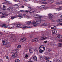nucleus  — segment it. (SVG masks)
I'll list each match as a JSON object with an SVG mask.
<instances>
[{
  "instance_id": "54",
  "label": "nucleus",
  "mask_w": 62,
  "mask_h": 62,
  "mask_svg": "<svg viewBox=\"0 0 62 62\" xmlns=\"http://www.w3.org/2000/svg\"><path fill=\"white\" fill-rule=\"evenodd\" d=\"M12 28H14V27H9V28L10 29Z\"/></svg>"
},
{
  "instance_id": "10",
  "label": "nucleus",
  "mask_w": 62,
  "mask_h": 62,
  "mask_svg": "<svg viewBox=\"0 0 62 62\" xmlns=\"http://www.w3.org/2000/svg\"><path fill=\"white\" fill-rule=\"evenodd\" d=\"M55 9L57 10V11L59 10H62V7H60L59 8H56Z\"/></svg>"
},
{
  "instance_id": "3",
  "label": "nucleus",
  "mask_w": 62,
  "mask_h": 62,
  "mask_svg": "<svg viewBox=\"0 0 62 62\" xmlns=\"http://www.w3.org/2000/svg\"><path fill=\"white\" fill-rule=\"evenodd\" d=\"M39 21H36V23H37V24H39L40 23H41V22L40 21H42V16H40L39 17Z\"/></svg>"
},
{
  "instance_id": "45",
  "label": "nucleus",
  "mask_w": 62,
  "mask_h": 62,
  "mask_svg": "<svg viewBox=\"0 0 62 62\" xmlns=\"http://www.w3.org/2000/svg\"><path fill=\"white\" fill-rule=\"evenodd\" d=\"M2 10H4V11H5V10H6V9L3 8L2 9Z\"/></svg>"
},
{
  "instance_id": "37",
  "label": "nucleus",
  "mask_w": 62,
  "mask_h": 62,
  "mask_svg": "<svg viewBox=\"0 0 62 62\" xmlns=\"http://www.w3.org/2000/svg\"><path fill=\"white\" fill-rule=\"evenodd\" d=\"M28 55L26 54V55L25 56V57H26V58H27L28 57Z\"/></svg>"
},
{
  "instance_id": "24",
  "label": "nucleus",
  "mask_w": 62,
  "mask_h": 62,
  "mask_svg": "<svg viewBox=\"0 0 62 62\" xmlns=\"http://www.w3.org/2000/svg\"><path fill=\"white\" fill-rule=\"evenodd\" d=\"M27 24H31L32 23H31V22L30 21H28L27 22Z\"/></svg>"
},
{
  "instance_id": "14",
  "label": "nucleus",
  "mask_w": 62,
  "mask_h": 62,
  "mask_svg": "<svg viewBox=\"0 0 62 62\" xmlns=\"http://www.w3.org/2000/svg\"><path fill=\"white\" fill-rule=\"evenodd\" d=\"M33 59L34 61H36L37 60V58L35 56H33Z\"/></svg>"
},
{
  "instance_id": "49",
  "label": "nucleus",
  "mask_w": 62,
  "mask_h": 62,
  "mask_svg": "<svg viewBox=\"0 0 62 62\" xmlns=\"http://www.w3.org/2000/svg\"><path fill=\"white\" fill-rule=\"evenodd\" d=\"M44 43H46L47 42V41H44Z\"/></svg>"
},
{
  "instance_id": "59",
  "label": "nucleus",
  "mask_w": 62,
  "mask_h": 62,
  "mask_svg": "<svg viewBox=\"0 0 62 62\" xmlns=\"http://www.w3.org/2000/svg\"><path fill=\"white\" fill-rule=\"evenodd\" d=\"M25 12H27V13H28V12H29V11H25Z\"/></svg>"
},
{
  "instance_id": "40",
  "label": "nucleus",
  "mask_w": 62,
  "mask_h": 62,
  "mask_svg": "<svg viewBox=\"0 0 62 62\" xmlns=\"http://www.w3.org/2000/svg\"><path fill=\"white\" fill-rule=\"evenodd\" d=\"M5 17H6L5 16H3L1 17V18H5Z\"/></svg>"
},
{
  "instance_id": "2",
  "label": "nucleus",
  "mask_w": 62,
  "mask_h": 62,
  "mask_svg": "<svg viewBox=\"0 0 62 62\" xmlns=\"http://www.w3.org/2000/svg\"><path fill=\"white\" fill-rule=\"evenodd\" d=\"M17 56H18V55H17V53L16 52L13 53V55L11 57V58L12 59H15V58H16Z\"/></svg>"
},
{
  "instance_id": "55",
  "label": "nucleus",
  "mask_w": 62,
  "mask_h": 62,
  "mask_svg": "<svg viewBox=\"0 0 62 62\" xmlns=\"http://www.w3.org/2000/svg\"><path fill=\"white\" fill-rule=\"evenodd\" d=\"M44 9H47V8L46 7H44Z\"/></svg>"
},
{
  "instance_id": "16",
  "label": "nucleus",
  "mask_w": 62,
  "mask_h": 62,
  "mask_svg": "<svg viewBox=\"0 0 62 62\" xmlns=\"http://www.w3.org/2000/svg\"><path fill=\"white\" fill-rule=\"evenodd\" d=\"M48 2L49 3L51 4V3H53V2H54V0H48Z\"/></svg>"
},
{
  "instance_id": "8",
  "label": "nucleus",
  "mask_w": 62,
  "mask_h": 62,
  "mask_svg": "<svg viewBox=\"0 0 62 62\" xmlns=\"http://www.w3.org/2000/svg\"><path fill=\"white\" fill-rule=\"evenodd\" d=\"M47 39V37L46 36H45L44 37H42L41 38V40H45L46 39Z\"/></svg>"
},
{
  "instance_id": "6",
  "label": "nucleus",
  "mask_w": 62,
  "mask_h": 62,
  "mask_svg": "<svg viewBox=\"0 0 62 62\" xmlns=\"http://www.w3.org/2000/svg\"><path fill=\"white\" fill-rule=\"evenodd\" d=\"M38 40V39L37 38H36L32 39V41L33 42H37Z\"/></svg>"
},
{
  "instance_id": "4",
  "label": "nucleus",
  "mask_w": 62,
  "mask_h": 62,
  "mask_svg": "<svg viewBox=\"0 0 62 62\" xmlns=\"http://www.w3.org/2000/svg\"><path fill=\"white\" fill-rule=\"evenodd\" d=\"M55 30H52V32L53 35L56 36L57 34V31H55Z\"/></svg>"
},
{
  "instance_id": "11",
  "label": "nucleus",
  "mask_w": 62,
  "mask_h": 62,
  "mask_svg": "<svg viewBox=\"0 0 62 62\" xmlns=\"http://www.w3.org/2000/svg\"><path fill=\"white\" fill-rule=\"evenodd\" d=\"M48 16L49 17V19H52V17L53 16V15L51 13H49L48 14Z\"/></svg>"
},
{
  "instance_id": "32",
  "label": "nucleus",
  "mask_w": 62,
  "mask_h": 62,
  "mask_svg": "<svg viewBox=\"0 0 62 62\" xmlns=\"http://www.w3.org/2000/svg\"><path fill=\"white\" fill-rule=\"evenodd\" d=\"M45 7H46V6L45 5H42V8H45Z\"/></svg>"
},
{
  "instance_id": "63",
  "label": "nucleus",
  "mask_w": 62,
  "mask_h": 62,
  "mask_svg": "<svg viewBox=\"0 0 62 62\" xmlns=\"http://www.w3.org/2000/svg\"><path fill=\"white\" fill-rule=\"evenodd\" d=\"M59 25H62V23H59Z\"/></svg>"
},
{
  "instance_id": "27",
  "label": "nucleus",
  "mask_w": 62,
  "mask_h": 62,
  "mask_svg": "<svg viewBox=\"0 0 62 62\" xmlns=\"http://www.w3.org/2000/svg\"><path fill=\"white\" fill-rule=\"evenodd\" d=\"M7 26V25L5 24H3L2 25V27H5V28H6V26Z\"/></svg>"
},
{
  "instance_id": "46",
  "label": "nucleus",
  "mask_w": 62,
  "mask_h": 62,
  "mask_svg": "<svg viewBox=\"0 0 62 62\" xmlns=\"http://www.w3.org/2000/svg\"><path fill=\"white\" fill-rule=\"evenodd\" d=\"M28 62H33L32 61H31V60H29V61Z\"/></svg>"
},
{
  "instance_id": "33",
  "label": "nucleus",
  "mask_w": 62,
  "mask_h": 62,
  "mask_svg": "<svg viewBox=\"0 0 62 62\" xmlns=\"http://www.w3.org/2000/svg\"><path fill=\"white\" fill-rule=\"evenodd\" d=\"M6 47H10V45L9 44H8L6 46Z\"/></svg>"
},
{
  "instance_id": "23",
  "label": "nucleus",
  "mask_w": 62,
  "mask_h": 62,
  "mask_svg": "<svg viewBox=\"0 0 62 62\" xmlns=\"http://www.w3.org/2000/svg\"><path fill=\"white\" fill-rule=\"evenodd\" d=\"M62 21V20L61 19H60L58 21H57V23H61Z\"/></svg>"
},
{
  "instance_id": "39",
  "label": "nucleus",
  "mask_w": 62,
  "mask_h": 62,
  "mask_svg": "<svg viewBox=\"0 0 62 62\" xmlns=\"http://www.w3.org/2000/svg\"><path fill=\"white\" fill-rule=\"evenodd\" d=\"M43 46H40V47H39V49H41V48H42V47Z\"/></svg>"
},
{
  "instance_id": "48",
  "label": "nucleus",
  "mask_w": 62,
  "mask_h": 62,
  "mask_svg": "<svg viewBox=\"0 0 62 62\" xmlns=\"http://www.w3.org/2000/svg\"><path fill=\"white\" fill-rule=\"evenodd\" d=\"M23 16H27V15H26L25 14H24V15H23Z\"/></svg>"
},
{
  "instance_id": "52",
  "label": "nucleus",
  "mask_w": 62,
  "mask_h": 62,
  "mask_svg": "<svg viewBox=\"0 0 62 62\" xmlns=\"http://www.w3.org/2000/svg\"><path fill=\"white\" fill-rule=\"evenodd\" d=\"M44 4L46 5V4H47V2H44L43 3Z\"/></svg>"
},
{
  "instance_id": "47",
  "label": "nucleus",
  "mask_w": 62,
  "mask_h": 62,
  "mask_svg": "<svg viewBox=\"0 0 62 62\" xmlns=\"http://www.w3.org/2000/svg\"><path fill=\"white\" fill-rule=\"evenodd\" d=\"M27 19H30V17L28 16H27Z\"/></svg>"
},
{
  "instance_id": "53",
  "label": "nucleus",
  "mask_w": 62,
  "mask_h": 62,
  "mask_svg": "<svg viewBox=\"0 0 62 62\" xmlns=\"http://www.w3.org/2000/svg\"><path fill=\"white\" fill-rule=\"evenodd\" d=\"M28 8H29L30 9L29 10H31V8L30 7H29Z\"/></svg>"
},
{
  "instance_id": "61",
  "label": "nucleus",
  "mask_w": 62,
  "mask_h": 62,
  "mask_svg": "<svg viewBox=\"0 0 62 62\" xmlns=\"http://www.w3.org/2000/svg\"><path fill=\"white\" fill-rule=\"evenodd\" d=\"M21 7L22 8H24V6H21Z\"/></svg>"
},
{
  "instance_id": "34",
  "label": "nucleus",
  "mask_w": 62,
  "mask_h": 62,
  "mask_svg": "<svg viewBox=\"0 0 62 62\" xmlns=\"http://www.w3.org/2000/svg\"><path fill=\"white\" fill-rule=\"evenodd\" d=\"M17 48H20L21 47V45H18V46H17Z\"/></svg>"
},
{
  "instance_id": "50",
  "label": "nucleus",
  "mask_w": 62,
  "mask_h": 62,
  "mask_svg": "<svg viewBox=\"0 0 62 62\" xmlns=\"http://www.w3.org/2000/svg\"><path fill=\"white\" fill-rule=\"evenodd\" d=\"M8 14H5V16H8Z\"/></svg>"
},
{
  "instance_id": "13",
  "label": "nucleus",
  "mask_w": 62,
  "mask_h": 62,
  "mask_svg": "<svg viewBox=\"0 0 62 62\" xmlns=\"http://www.w3.org/2000/svg\"><path fill=\"white\" fill-rule=\"evenodd\" d=\"M26 40V38H22L21 39V41H25Z\"/></svg>"
},
{
  "instance_id": "30",
  "label": "nucleus",
  "mask_w": 62,
  "mask_h": 62,
  "mask_svg": "<svg viewBox=\"0 0 62 62\" xmlns=\"http://www.w3.org/2000/svg\"><path fill=\"white\" fill-rule=\"evenodd\" d=\"M5 57L8 60H9V57L8 56L5 55Z\"/></svg>"
},
{
  "instance_id": "42",
  "label": "nucleus",
  "mask_w": 62,
  "mask_h": 62,
  "mask_svg": "<svg viewBox=\"0 0 62 62\" xmlns=\"http://www.w3.org/2000/svg\"><path fill=\"white\" fill-rule=\"evenodd\" d=\"M3 35V33H0V37H1V36Z\"/></svg>"
},
{
  "instance_id": "44",
  "label": "nucleus",
  "mask_w": 62,
  "mask_h": 62,
  "mask_svg": "<svg viewBox=\"0 0 62 62\" xmlns=\"http://www.w3.org/2000/svg\"><path fill=\"white\" fill-rule=\"evenodd\" d=\"M39 9H41V8H42V6L39 7Z\"/></svg>"
},
{
  "instance_id": "15",
  "label": "nucleus",
  "mask_w": 62,
  "mask_h": 62,
  "mask_svg": "<svg viewBox=\"0 0 62 62\" xmlns=\"http://www.w3.org/2000/svg\"><path fill=\"white\" fill-rule=\"evenodd\" d=\"M21 27V28H31V26H29V27H27V26H26L23 27Z\"/></svg>"
},
{
  "instance_id": "57",
  "label": "nucleus",
  "mask_w": 62,
  "mask_h": 62,
  "mask_svg": "<svg viewBox=\"0 0 62 62\" xmlns=\"http://www.w3.org/2000/svg\"><path fill=\"white\" fill-rule=\"evenodd\" d=\"M13 41H15L16 40V39H14L13 40Z\"/></svg>"
},
{
  "instance_id": "1",
  "label": "nucleus",
  "mask_w": 62,
  "mask_h": 62,
  "mask_svg": "<svg viewBox=\"0 0 62 62\" xmlns=\"http://www.w3.org/2000/svg\"><path fill=\"white\" fill-rule=\"evenodd\" d=\"M2 42L3 43L2 44L3 45H7L8 43V41L7 39H5L4 40H2Z\"/></svg>"
},
{
  "instance_id": "60",
  "label": "nucleus",
  "mask_w": 62,
  "mask_h": 62,
  "mask_svg": "<svg viewBox=\"0 0 62 62\" xmlns=\"http://www.w3.org/2000/svg\"><path fill=\"white\" fill-rule=\"evenodd\" d=\"M54 27V29H55V28H56V27L55 26H54L53 27Z\"/></svg>"
},
{
  "instance_id": "29",
  "label": "nucleus",
  "mask_w": 62,
  "mask_h": 62,
  "mask_svg": "<svg viewBox=\"0 0 62 62\" xmlns=\"http://www.w3.org/2000/svg\"><path fill=\"white\" fill-rule=\"evenodd\" d=\"M60 4V2H56V5L58 6V5H59V4Z\"/></svg>"
},
{
  "instance_id": "25",
  "label": "nucleus",
  "mask_w": 62,
  "mask_h": 62,
  "mask_svg": "<svg viewBox=\"0 0 62 62\" xmlns=\"http://www.w3.org/2000/svg\"><path fill=\"white\" fill-rule=\"evenodd\" d=\"M15 62H20V60L18 59H16L15 60Z\"/></svg>"
},
{
  "instance_id": "21",
  "label": "nucleus",
  "mask_w": 62,
  "mask_h": 62,
  "mask_svg": "<svg viewBox=\"0 0 62 62\" xmlns=\"http://www.w3.org/2000/svg\"><path fill=\"white\" fill-rule=\"evenodd\" d=\"M44 51V50H41V49H39V52L40 53H43V52Z\"/></svg>"
},
{
  "instance_id": "12",
  "label": "nucleus",
  "mask_w": 62,
  "mask_h": 62,
  "mask_svg": "<svg viewBox=\"0 0 62 62\" xmlns=\"http://www.w3.org/2000/svg\"><path fill=\"white\" fill-rule=\"evenodd\" d=\"M14 8L13 7H10L9 8L7 9V10H12V9Z\"/></svg>"
},
{
  "instance_id": "17",
  "label": "nucleus",
  "mask_w": 62,
  "mask_h": 62,
  "mask_svg": "<svg viewBox=\"0 0 62 62\" xmlns=\"http://www.w3.org/2000/svg\"><path fill=\"white\" fill-rule=\"evenodd\" d=\"M33 24V25L34 26H37V23H36V22H34L32 23Z\"/></svg>"
},
{
  "instance_id": "64",
  "label": "nucleus",
  "mask_w": 62,
  "mask_h": 62,
  "mask_svg": "<svg viewBox=\"0 0 62 62\" xmlns=\"http://www.w3.org/2000/svg\"><path fill=\"white\" fill-rule=\"evenodd\" d=\"M46 62H50L49 60H47L46 61Z\"/></svg>"
},
{
  "instance_id": "38",
  "label": "nucleus",
  "mask_w": 62,
  "mask_h": 62,
  "mask_svg": "<svg viewBox=\"0 0 62 62\" xmlns=\"http://www.w3.org/2000/svg\"><path fill=\"white\" fill-rule=\"evenodd\" d=\"M6 14L4 13H2V15L3 16H5V15Z\"/></svg>"
},
{
  "instance_id": "18",
  "label": "nucleus",
  "mask_w": 62,
  "mask_h": 62,
  "mask_svg": "<svg viewBox=\"0 0 62 62\" xmlns=\"http://www.w3.org/2000/svg\"><path fill=\"white\" fill-rule=\"evenodd\" d=\"M48 25V23H43V24H42V25H41L42 26H46L47 25Z\"/></svg>"
},
{
  "instance_id": "36",
  "label": "nucleus",
  "mask_w": 62,
  "mask_h": 62,
  "mask_svg": "<svg viewBox=\"0 0 62 62\" xmlns=\"http://www.w3.org/2000/svg\"><path fill=\"white\" fill-rule=\"evenodd\" d=\"M34 18H38V16L37 15H35L34 16Z\"/></svg>"
},
{
  "instance_id": "56",
  "label": "nucleus",
  "mask_w": 62,
  "mask_h": 62,
  "mask_svg": "<svg viewBox=\"0 0 62 62\" xmlns=\"http://www.w3.org/2000/svg\"><path fill=\"white\" fill-rule=\"evenodd\" d=\"M14 6H18V7H19L20 6V5H17V4H15L14 5Z\"/></svg>"
},
{
  "instance_id": "35",
  "label": "nucleus",
  "mask_w": 62,
  "mask_h": 62,
  "mask_svg": "<svg viewBox=\"0 0 62 62\" xmlns=\"http://www.w3.org/2000/svg\"><path fill=\"white\" fill-rule=\"evenodd\" d=\"M6 3H7L8 4H11V3L9 2V1H6Z\"/></svg>"
},
{
  "instance_id": "26",
  "label": "nucleus",
  "mask_w": 62,
  "mask_h": 62,
  "mask_svg": "<svg viewBox=\"0 0 62 62\" xmlns=\"http://www.w3.org/2000/svg\"><path fill=\"white\" fill-rule=\"evenodd\" d=\"M45 60H48L50 59V57H47L45 58Z\"/></svg>"
},
{
  "instance_id": "31",
  "label": "nucleus",
  "mask_w": 62,
  "mask_h": 62,
  "mask_svg": "<svg viewBox=\"0 0 62 62\" xmlns=\"http://www.w3.org/2000/svg\"><path fill=\"white\" fill-rule=\"evenodd\" d=\"M52 39L53 40H56V39L55 37H53L52 38Z\"/></svg>"
},
{
  "instance_id": "20",
  "label": "nucleus",
  "mask_w": 62,
  "mask_h": 62,
  "mask_svg": "<svg viewBox=\"0 0 62 62\" xmlns=\"http://www.w3.org/2000/svg\"><path fill=\"white\" fill-rule=\"evenodd\" d=\"M14 17H12L11 18V19L12 20H13L14 19H15V18H17V16H14Z\"/></svg>"
},
{
  "instance_id": "22",
  "label": "nucleus",
  "mask_w": 62,
  "mask_h": 62,
  "mask_svg": "<svg viewBox=\"0 0 62 62\" xmlns=\"http://www.w3.org/2000/svg\"><path fill=\"white\" fill-rule=\"evenodd\" d=\"M58 46L59 47H61L62 46V43H59L58 44Z\"/></svg>"
},
{
  "instance_id": "28",
  "label": "nucleus",
  "mask_w": 62,
  "mask_h": 62,
  "mask_svg": "<svg viewBox=\"0 0 62 62\" xmlns=\"http://www.w3.org/2000/svg\"><path fill=\"white\" fill-rule=\"evenodd\" d=\"M30 10V11H29V12L30 13L33 12H34V10H33V9Z\"/></svg>"
},
{
  "instance_id": "43",
  "label": "nucleus",
  "mask_w": 62,
  "mask_h": 62,
  "mask_svg": "<svg viewBox=\"0 0 62 62\" xmlns=\"http://www.w3.org/2000/svg\"><path fill=\"white\" fill-rule=\"evenodd\" d=\"M56 62H61V61L59 60H57Z\"/></svg>"
},
{
  "instance_id": "41",
  "label": "nucleus",
  "mask_w": 62,
  "mask_h": 62,
  "mask_svg": "<svg viewBox=\"0 0 62 62\" xmlns=\"http://www.w3.org/2000/svg\"><path fill=\"white\" fill-rule=\"evenodd\" d=\"M42 48H43V49H44L43 50L44 51V50H45V47H44V46H43L42 47Z\"/></svg>"
},
{
  "instance_id": "19",
  "label": "nucleus",
  "mask_w": 62,
  "mask_h": 62,
  "mask_svg": "<svg viewBox=\"0 0 62 62\" xmlns=\"http://www.w3.org/2000/svg\"><path fill=\"white\" fill-rule=\"evenodd\" d=\"M22 26V24H17L16 25V27H20V26Z\"/></svg>"
},
{
  "instance_id": "9",
  "label": "nucleus",
  "mask_w": 62,
  "mask_h": 62,
  "mask_svg": "<svg viewBox=\"0 0 62 62\" xmlns=\"http://www.w3.org/2000/svg\"><path fill=\"white\" fill-rule=\"evenodd\" d=\"M16 16H17V17H19V19H21L23 18V16H22V15L20 14Z\"/></svg>"
},
{
  "instance_id": "7",
  "label": "nucleus",
  "mask_w": 62,
  "mask_h": 62,
  "mask_svg": "<svg viewBox=\"0 0 62 62\" xmlns=\"http://www.w3.org/2000/svg\"><path fill=\"white\" fill-rule=\"evenodd\" d=\"M34 49L33 48H30L29 49V52L30 53H33Z\"/></svg>"
},
{
  "instance_id": "51",
  "label": "nucleus",
  "mask_w": 62,
  "mask_h": 62,
  "mask_svg": "<svg viewBox=\"0 0 62 62\" xmlns=\"http://www.w3.org/2000/svg\"><path fill=\"white\" fill-rule=\"evenodd\" d=\"M36 8L37 9H39V7L38 6H37V7Z\"/></svg>"
},
{
  "instance_id": "62",
  "label": "nucleus",
  "mask_w": 62,
  "mask_h": 62,
  "mask_svg": "<svg viewBox=\"0 0 62 62\" xmlns=\"http://www.w3.org/2000/svg\"><path fill=\"white\" fill-rule=\"evenodd\" d=\"M0 62H3V61L2 60H0Z\"/></svg>"
},
{
  "instance_id": "5",
  "label": "nucleus",
  "mask_w": 62,
  "mask_h": 62,
  "mask_svg": "<svg viewBox=\"0 0 62 62\" xmlns=\"http://www.w3.org/2000/svg\"><path fill=\"white\" fill-rule=\"evenodd\" d=\"M55 37L57 39H60L62 37V36L59 34L56 35L55 36Z\"/></svg>"
},
{
  "instance_id": "58",
  "label": "nucleus",
  "mask_w": 62,
  "mask_h": 62,
  "mask_svg": "<svg viewBox=\"0 0 62 62\" xmlns=\"http://www.w3.org/2000/svg\"><path fill=\"white\" fill-rule=\"evenodd\" d=\"M3 8H6V7L4 5H3Z\"/></svg>"
}]
</instances>
